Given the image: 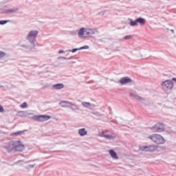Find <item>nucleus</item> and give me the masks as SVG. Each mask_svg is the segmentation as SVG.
Instances as JSON below:
<instances>
[{"mask_svg": "<svg viewBox=\"0 0 176 176\" xmlns=\"http://www.w3.org/2000/svg\"><path fill=\"white\" fill-rule=\"evenodd\" d=\"M148 140H151L154 144H157V145H162L166 143V139L162 135L160 134H153L146 137Z\"/></svg>", "mask_w": 176, "mask_h": 176, "instance_id": "1", "label": "nucleus"}, {"mask_svg": "<svg viewBox=\"0 0 176 176\" xmlns=\"http://www.w3.org/2000/svg\"><path fill=\"white\" fill-rule=\"evenodd\" d=\"M39 32L36 30H32L29 32V34L27 36V39L30 42V43H35V41L36 39V36H38V34Z\"/></svg>", "mask_w": 176, "mask_h": 176, "instance_id": "2", "label": "nucleus"}, {"mask_svg": "<svg viewBox=\"0 0 176 176\" xmlns=\"http://www.w3.org/2000/svg\"><path fill=\"white\" fill-rule=\"evenodd\" d=\"M159 148L157 145L142 146L140 147V151L143 152H155Z\"/></svg>", "mask_w": 176, "mask_h": 176, "instance_id": "3", "label": "nucleus"}, {"mask_svg": "<svg viewBox=\"0 0 176 176\" xmlns=\"http://www.w3.org/2000/svg\"><path fill=\"white\" fill-rule=\"evenodd\" d=\"M151 129L152 133H162V131H164V125L162 123H157Z\"/></svg>", "mask_w": 176, "mask_h": 176, "instance_id": "4", "label": "nucleus"}, {"mask_svg": "<svg viewBox=\"0 0 176 176\" xmlns=\"http://www.w3.org/2000/svg\"><path fill=\"white\" fill-rule=\"evenodd\" d=\"M162 86L164 90H171L174 87V83L171 80H166L162 82Z\"/></svg>", "mask_w": 176, "mask_h": 176, "instance_id": "5", "label": "nucleus"}, {"mask_svg": "<svg viewBox=\"0 0 176 176\" xmlns=\"http://www.w3.org/2000/svg\"><path fill=\"white\" fill-rule=\"evenodd\" d=\"M50 116H34L32 117L33 120H36V122H46V120H49L50 119Z\"/></svg>", "mask_w": 176, "mask_h": 176, "instance_id": "6", "label": "nucleus"}, {"mask_svg": "<svg viewBox=\"0 0 176 176\" xmlns=\"http://www.w3.org/2000/svg\"><path fill=\"white\" fill-rule=\"evenodd\" d=\"M102 134L104 137V138H107V140H111V138H116V136H115L114 134H112V133L108 131H103Z\"/></svg>", "mask_w": 176, "mask_h": 176, "instance_id": "7", "label": "nucleus"}, {"mask_svg": "<svg viewBox=\"0 0 176 176\" xmlns=\"http://www.w3.org/2000/svg\"><path fill=\"white\" fill-rule=\"evenodd\" d=\"M15 148H14V150L15 151H17L19 152H21V151H23L24 149V145H23L21 144V142L20 141H16L15 142Z\"/></svg>", "mask_w": 176, "mask_h": 176, "instance_id": "8", "label": "nucleus"}, {"mask_svg": "<svg viewBox=\"0 0 176 176\" xmlns=\"http://www.w3.org/2000/svg\"><path fill=\"white\" fill-rule=\"evenodd\" d=\"M131 82H133V80L129 77H122L120 80V83H121V85H126L127 83H131Z\"/></svg>", "mask_w": 176, "mask_h": 176, "instance_id": "9", "label": "nucleus"}, {"mask_svg": "<svg viewBox=\"0 0 176 176\" xmlns=\"http://www.w3.org/2000/svg\"><path fill=\"white\" fill-rule=\"evenodd\" d=\"M59 105H61L63 108L67 107H71V108H72V107H75V104H72V102L67 101H61L60 102Z\"/></svg>", "mask_w": 176, "mask_h": 176, "instance_id": "10", "label": "nucleus"}, {"mask_svg": "<svg viewBox=\"0 0 176 176\" xmlns=\"http://www.w3.org/2000/svg\"><path fill=\"white\" fill-rule=\"evenodd\" d=\"M15 145H16V142L11 141L6 146V149H8V151H13V149H14L15 148Z\"/></svg>", "mask_w": 176, "mask_h": 176, "instance_id": "11", "label": "nucleus"}, {"mask_svg": "<svg viewBox=\"0 0 176 176\" xmlns=\"http://www.w3.org/2000/svg\"><path fill=\"white\" fill-rule=\"evenodd\" d=\"M78 134L80 137H84V135H87V131L85 128H82L78 130Z\"/></svg>", "mask_w": 176, "mask_h": 176, "instance_id": "12", "label": "nucleus"}, {"mask_svg": "<svg viewBox=\"0 0 176 176\" xmlns=\"http://www.w3.org/2000/svg\"><path fill=\"white\" fill-rule=\"evenodd\" d=\"M109 153L110 156H111L113 159H115L116 160L119 159V157H118V154H116V152H115L113 150H110Z\"/></svg>", "mask_w": 176, "mask_h": 176, "instance_id": "13", "label": "nucleus"}, {"mask_svg": "<svg viewBox=\"0 0 176 176\" xmlns=\"http://www.w3.org/2000/svg\"><path fill=\"white\" fill-rule=\"evenodd\" d=\"M63 88H64V84L63 83H59V84L53 85V89H54L55 90H60V89H63Z\"/></svg>", "mask_w": 176, "mask_h": 176, "instance_id": "14", "label": "nucleus"}, {"mask_svg": "<svg viewBox=\"0 0 176 176\" xmlns=\"http://www.w3.org/2000/svg\"><path fill=\"white\" fill-rule=\"evenodd\" d=\"M136 21H138V23H139V24H140V25H144L146 23L145 19L141 17L138 18Z\"/></svg>", "mask_w": 176, "mask_h": 176, "instance_id": "15", "label": "nucleus"}, {"mask_svg": "<svg viewBox=\"0 0 176 176\" xmlns=\"http://www.w3.org/2000/svg\"><path fill=\"white\" fill-rule=\"evenodd\" d=\"M86 30L84 28H82L80 31L78 32V36L79 38H83L85 34Z\"/></svg>", "mask_w": 176, "mask_h": 176, "instance_id": "16", "label": "nucleus"}, {"mask_svg": "<svg viewBox=\"0 0 176 176\" xmlns=\"http://www.w3.org/2000/svg\"><path fill=\"white\" fill-rule=\"evenodd\" d=\"M95 32L93 29H85V35H93Z\"/></svg>", "mask_w": 176, "mask_h": 176, "instance_id": "17", "label": "nucleus"}, {"mask_svg": "<svg viewBox=\"0 0 176 176\" xmlns=\"http://www.w3.org/2000/svg\"><path fill=\"white\" fill-rule=\"evenodd\" d=\"M18 116L20 118H25V116H27V112H25V111H19L18 112Z\"/></svg>", "mask_w": 176, "mask_h": 176, "instance_id": "18", "label": "nucleus"}, {"mask_svg": "<svg viewBox=\"0 0 176 176\" xmlns=\"http://www.w3.org/2000/svg\"><path fill=\"white\" fill-rule=\"evenodd\" d=\"M130 25H131L132 27H134L135 25H138V23L137 21V19L135 20V21L131 20Z\"/></svg>", "mask_w": 176, "mask_h": 176, "instance_id": "19", "label": "nucleus"}, {"mask_svg": "<svg viewBox=\"0 0 176 176\" xmlns=\"http://www.w3.org/2000/svg\"><path fill=\"white\" fill-rule=\"evenodd\" d=\"M23 133H24V131H18V132H15V133H12L11 135H16V136H17V135H21V134H23Z\"/></svg>", "mask_w": 176, "mask_h": 176, "instance_id": "20", "label": "nucleus"}, {"mask_svg": "<svg viewBox=\"0 0 176 176\" xmlns=\"http://www.w3.org/2000/svg\"><path fill=\"white\" fill-rule=\"evenodd\" d=\"M27 107H28V104L25 102H24L22 104L20 105V107L22 109L27 108Z\"/></svg>", "mask_w": 176, "mask_h": 176, "instance_id": "21", "label": "nucleus"}, {"mask_svg": "<svg viewBox=\"0 0 176 176\" xmlns=\"http://www.w3.org/2000/svg\"><path fill=\"white\" fill-rule=\"evenodd\" d=\"M82 49H87V47H82L80 48V49H73V50H72V53H75V52H78V50H82Z\"/></svg>", "mask_w": 176, "mask_h": 176, "instance_id": "22", "label": "nucleus"}, {"mask_svg": "<svg viewBox=\"0 0 176 176\" xmlns=\"http://www.w3.org/2000/svg\"><path fill=\"white\" fill-rule=\"evenodd\" d=\"M82 104L83 107H87L88 105L89 106L91 105V103L87 102H83Z\"/></svg>", "mask_w": 176, "mask_h": 176, "instance_id": "23", "label": "nucleus"}, {"mask_svg": "<svg viewBox=\"0 0 176 176\" xmlns=\"http://www.w3.org/2000/svg\"><path fill=\"white\" fill-rule=\"evenodd\" d=\"M6 23H9V21H0V24L3 25V24H6Z\"/></svg>", "mask_w": 176, "mask_h": 176, "instance_id": "24", "label": "nucleus"}, {"mask_svg": "<svg viewBox=\"0 0 176 176\" xmlns=\"http://www.w3.org/2000/svg\"><path fill=\"white\" fill-rule=\"evenodd\" d=\"M131 38H133V36L131 35H129V36H124V39H126V40L131 39Z\"/></svg>", "mask_w": 176, "mask_h": 176, "instance_id": "25", "label": "nucleus"}, {"mask_svg": "<svg viewBox=\"0 0 176 176\" xmlns=\"http://www.w3.org/2000/svg\"><path fill=\"white\" fill-rule=\"evenodd\" d=\"M2 57H5V52L0 51V58H2Z\"/></svg>", "mask_w": 176, "mask_h": 176, "instance_id": "26", "label": "nucleus"}, {"mask_svg": "<svg viewBox=\"0 0 176 176\" xmlns=\"http://www.w3.org/2000/svg\"><path fill=\"white\" fill-rule=\"evenodd\" d=\"M134 98L135 100H142V98L140 97L138 95H135Z\"/></svg>", "mask_w": 176, "mask_h": 176, "instance_id": "27", "label": "nucleus"}, {"mask_svg": "<svg viewBox=\"0 0 176 176\" xmlns=\"http://www.w3.org/2000/svg\"><path fill=\"white\" fill-rule=\"evenodd\" d=\"M0 112H5V109H3V107L0 104Z\"/></svg>", "mask_w": 176, "mask_h": 176, "instance_id": "28", "label": "nucleus"}, {"mask_svg": "<svg viewBox=\"0 0 176 176\" xmlns=\"http://www.w3.org/2000/svg\"><path fill=\"white\" fill-rule=\"evenodd\" d=\"M129 96H130L131 97H133V98H135V94H133V93L129 94Z\"/></svg>", "mask_w": 176, "mask_h": 176, "instance_id": "29", "label": "nucleus"}, {"mask_svg": "<svg viewBox=\"0 0 176 176\" xmlns=\"http://www.w3.org/2000/svg\"><path fill=\"white\" fill-rule=\"evenodd\" d=\"M61 53H64V51L60 50H59L58 54H61Z\"/></svg>", "mask_w": 176, "mask_h": 176, "instance_id": "30", "label": "nucleus"}, {"mask_svg": "<svg viewBox=\"0 0 176 176\" xmlns=\"http://www.w3.org/2000/svg\"><path fill=\"white\" fill-rule=\"evenodd\" d=\"M172 80H173V82H176V78H172Z\"/></svg>", "mask_w": 176, "mask_h": 176, "instance_id": "31", "label": "nucleus"}, {"mask_svg": "<svg viewBox=\"0 0 176 176\" xmlns=\"http://www.w3.org/2000/svg\"><path fill=\"white\" fill-rule=\"evenodd\" d=\"M167 1H170V0H167Z\"/></svg>", "mask_w": 176, "mask_h": 176, "instance_id": "32", "label": "nucleus"}]
</instances>
